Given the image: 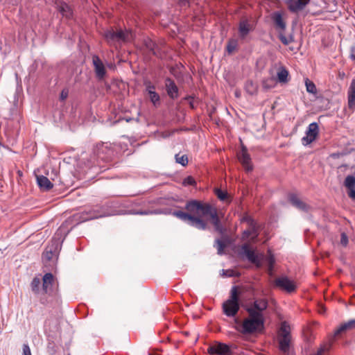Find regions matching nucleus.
<instances>
[{
    "label": "nucleus",
    "mask_w": 355,
    "mask_h": 355,
    "mask_svg": "<svg viewBox=\"0 0 355 355\" xmlns=\"http://www.w3.org/2000/svg\"><path fill=\"white\" fill-rule=\"evenodd\" d=\"M184 209L187 212L166 208L164 209L146 211L142 214H164V215H172L189 226L193 227L199 230H206L208 228L207 222L202 218L209 216L215 231L221 235L225 234L226 230L220 220L217 209L210 203L203 202L198 200H190L187 201Z\"/></svg>",
    "instance_id": "obj_1"
},
{
    "label": "nucleus",
    "mask_w": 355,
    "mask_h": 355,
    "mask_svg": "<svg viewBox=\"0 0 355 355\" xmlns=\"http://www.w3.org/2000/svg\"><path fill=\"white\" fill-rule=\"evenodd\" d=\"M39 301L41 304L53 309H58L61 306L62 300L58 292V285L51 272H47L43 276Z\"/></svg>",
    "instance_id": "obj_2"
},
{
    "label": "nucleus",
    "mask_w": 355,
    "mask_h": 355,
    "mask_svg": "<svg viewBox=\"0 0 355 355\" xmlns=\"http://www.w3.org/2000/svg\"><path fill=\"white\" fill-rule=\"evenodd\" d=\"M249 317L243 322L241 332L243 334H251L264 327V318L253 310H248Z\"/></svg>",
    "instance_id": "obj_3"
},
{
    "label": "nucleus",
    "mask_w": 355,
    "mask_h": 355,
    "mask_svg": "<svg viewBox=\"0 0 355 355\" xmlns=\"http://www.w3.org/2000/svg\"><path fill=\"white\" fill-rule=\"evenodd\" d=\"M111 215V206L109 201L103 205H96L89 211H84L81 213V219L83 220H89L98 218L109 216Z\"/></svg>",
    "instance_id": "obj_4"
},
{
    "label": "nucleus",
    "mask_w": 355,
    "mask_h": 355,
    "mask_svg": "<svg viewBox=\"0 0 355 355\" xmlns=\"http://www.w3.org/2000/svg\"><path fill=\"white\" fill-rule=\"evenodd\" d=\"M94 153L98 159H101L108 164L111 162V144H97L94 148Z\"/></svg>",
    "instance_id": "obj_5"
},
{
    "label": "nucleus",
    "mask_w": 355,
    "mask_h": 355,
    "mask_svg": "<svg viewBox=\"0 0 355 355\" xmlns=\"http://www.w3.org/2000/svg\"><path fill=\"white\" fill-rule=\"evenodd\" d=\"M239 255L245 257L250 263L254 264L257 268L261 266V259L258 254L252 250L248 243H244L241 247Z\"/></svg>",
    "instance_id": "obj_6"
},
{
    "label": "nucleus",
    "mask_w": 355,
    "mask_h": 355,
    "mask_svg": "<svg viewBox=\"0 0 355 355\" xmlns=\"http://www.w3.org/2000/svg\"><path fill=\"white\" fill-rule=\"evenodd\" d=\"M319 132L318 125L316 122L310 123L306 130V135L302 137V144L304 146L312 143L317 137Z\"/></svg>",
    "instance_id": "obj_7"
},
{
    "label": "nucleus",
    "mask_w": 355,
    "mask_h": 355,
    "mask_svg": "<svg viewBox=\"0 0 355 355\" xmlns=\"http://www.w3.org/2000/svg\"><path fill=\"white\" fill-rule=\"evenodd\" d=\"M133 39V34L131 31L125 29L114 31L112 29V45L115 42L119 43H126L132 41Z\"/></svg>",
    "instance_id": "obj_8"
},
{
    "label": "nucleus",
    "mask_w": 355,
    "mask_h": 355,
    "mask_svg": "<svg viewBox=\"0 0 355 355\" xmlns=\"http://www.w3.org/2000/svg\"><path fill=\"white\" fill-rule=\"evenodd\" d=\"M207 352L211 355H234L230 346L223 343H218L215 345L210 346Z\"/></svg>",
    "instance_id": "obj_9"
},
{
    "label": "nucleus",
    "mask_w": 355,
    "mask_h": 355,
    "mask_svg": "<svg viewBox=\"0 0 355 355\" xmlns=\"http://www.w3.org/2000/svg\"><path fill=\"white\" fill-rule=\"evenodd\" d=\"M58 241H52L51 244L49 245L42 254V260L44 262L50 261L54 257H58Z\"/></svg>",
    "instance_id": "obj_10"
},
{
    "label": "nucleus",
    "mask_w": 355,
    "mask_h": 355,
    "mask_svg": "<svg viewBox=\"0 0 355 355\" xmlns=\"http://www.w3.org/2000/svg\"><path fill=\"white\" fill-rule=\"evenodd\" d=\"M275 286L286 291L288 293H292L295 291L296 286L293 281L286 276L279 277L275 281Z\"/></svg>",
    "instance_id": "obj_11"
},
{
    "label": "nucleus",
    "mask_w": 355,
    "mask_h": 355,
    "mask_svg": "<svg viewBox=\"0 0 355 355\" xmlns=\"http://www.w3.org/2000/svg\"><path fill=\"white\" fill-rule=\"evenodd\" d=\"M92 62L96 78L98 80L103 79L106 74V69L103 62L100 59V58L96 55H94L92 56Z\"/></svg>",
    "instance_id": "obj_12"
},
{
    "label": "nucleus",
    "mask_w": 355,
    "mask_h": 355,
    "mask_svg": "<svg viewBox=\"0 0 355 355\" xmlns=\"http://www.w3.org/2000/svg\"><path fill=\"white\" fill-rule=\"evenodd\" d=\"M165 87L166 93L171 99L175 100L178 98L179 89L174 80L169 77H167L165 79Z\"/></svg>",
    "instance_id": "obj_13"
},
{
    "label": "nucleus",
    "mask_w": 355,
    "mask_h": 355,
    "mask_svg": "<svg viewBox=\"0 0 355 355\" xmlns=\"http://www.w3.org/2000/svg\"><path fill=\"white\" fill-rule=\"evenodd\" d=\"M288 199L290 203L299 210L307 213L310 209V206L302 201L298 196L293 193H289Z\"/></svg>",
    "instance_id": "obj_14"
},
{
    "label": "nucleus",
    "mask_w": 355,
    "mask_h": 355,
    "mask_svg": "<svg viewBox=\"0 0 355 355\" xmlns=\"http://www.w3.org/2000/svg\"><path fill=\"white\" fill-rule=\"evenodd\" d=\"M240 305L238 303L226 300L223 304V311L227 317L235 316L239 311Z\"/></svg>",
    "instance_id": "obj_15"
},
{
    "label": "nucleus",
    "mask_w": 355,
    "mask_h": 355,
    "mask_svg": "<svg viewBox=\"0 0 355 355\" xmlns=\"http://www.w3.org/2000/svg\"><path fill=\"white\" fill-rule=\"evenodd\" d=\"M254 26L249 21L248 19H243L239 24V33L241 39H244L246 36L254 30Z\"/></svg>",
    "instance_id": "obj_16"
},
{
    "label": "nucleus",
    "mask_w": 355,
    "mask_h": 355,
    "mask_svg": "<svg viewBox=\"0 0 355 355\" xmlns=\"http://www.w3.org/2000/svg\"><path fill=\"white\" fill-rule=\"evenodd\" d=\"M348 108L354 112L355 110V79H353L347 90Z\"/></svg>",
    "instance_id": "obj_17"
},
{
    "label": "nucleus",
    "mask_w": 355,
    "mask_h": 355,
    "mask_svg": "<svg viewBox=\"0 0 355 355\" xmlns=\"http://www.w3.org/2000/svg\"><path fill=\"white\" fill-rule=\"evenodd\" d=\"M238 159L247 172H250L253 170V164L250 154L248 153H238Z\"/></svg>",
    "instance_id": "obj_18"
},
{
    "label": "nucleus",
    "mask_w": 355,
    "mask_h": 355,
    "mask_svg": "<svg viewBox=\"0 0 355 355\" xmlns=\"http://www.w3.org/2000/svg\"><path fill=\"white\" fill-rule=\"evenodd\" d=\"M37 184L42 191H49L53 187V184L44 175H36Z\"/></svg>",
    "instance_id": "obj_19"
},
{
    "label": "nucleus",
    "mask_w": 355,
    "mask_h": 355,
    "mask_svg": "<svg viewBox=\"0 0 355 355\" xmlns=\"http://www.w3.org/2000/svg\"><path fill=\"white\" fill-rule=\"evenodd\" d=\"M355 329V319L349 320V321L341 324L334 331V336H337L340 334L345 333L347 331Z\"/></svg>",
    "instance_id": "obj_20"
},
{
    "label": "nucleus",
    "mask_w": 355,
    "mask_h": 355,
    "mask_svg": "<svg viewBox=\"0 0 355 355\" xmlns=\"http://www.w3.org/2000/svg\"><path fill=\"white\" fill-rule=\"evenodd\" d=\"M271 19L275 23V26L284 31L286 27V22L284 21L282 14L279 11L274 12L271 14Z\"/></svg>",
    "instance_id": "obj_21"
},
{
    "label": "nucleus",
    "mask_w": 355,
    "mask_h": 355,
    "mask_svg": "<svg viewBox=\"0 0 355 355\" xmlns=\"http://www.w3.org/2000/svg\"><path fill=\"white\" fill-rule=\"evenodd\" d=\"M288 3V9L291 12L297 13L302 10L311 1H287Z\"/></svg>",
    "instance_id": "obj_22"
},
{
    "label": "nucleus",
    "mask_w": 355,
    "mask_h": 355,
    "mask_svg": "<svg viewBox=\"0 0 355 355\" xmlns=\"http://www.w3.org/2000/svg\"><path fill=\"white\" fill-rule=\"evenodd\" d=\"M59 12L67 19L73 17V10L65 1H61V4L59 6Z\"/></svg>",
    "instance_id": "obj_23"
},
{
    "label": "nucleus",
    "mask_w": 355,
    "mask_h": 355,
    "mask_svg": "<svg viewBox=\"0 0 355 355\" xmlns=\"http://www.w3.org/2000/svg\"><path fill=\"white\" fill-rule=\"evenodd\" d=\"M144 45L146 49L154 55L158 56L159 53L157 44L150 38L144 40Z\"/></svg>",
    "instance_id": "obj_24"
},
{
    "label": "nucleus",
    "mask_w": 355,
    "mask_h": 355,
    "mask_svg": "<svg viewBox=\"0 0 355 355\" xmlns=\"http://www.w3.org/2000/svg\"><path fill=\"white\" fill-rule=\"evenodd\" d=\"M291 338L281 337L279 339V349L281 352L286 354L288 352L290 347Z\"/></svg>",
    "instance_id": "obj_25"
},
{
    "label": "nucleus",
    "mask_w": 355,
    "mask_h": 355,
    "mask_svg": "<svg viewBox=\"0 0 355 355\" xmlns=\"http://www.w3.org/2000/svg\"><path fill=\"white\" fill-rule=\"evenodd\" d=\"M277 75L279 83H286L288 82V71L284 67L279 68Z\"/></svg>",
    "instance_id": "obj_26"
},
{
    "label": "nucleus",
    "mask_w": 355,
    "mask_h": 355,
    "mask_svg": "<svg viewBox=\"0 0 355 355\" xmlns=\"http://www.w3.org/2000/svg\"><path fill=\"white\" fill-rule=\"evenodd\" d=\"M40 286H41V280L37 277H35L31 283V291L35 295H40Z\"/></svg>",
    "instance_id": "obj_27"
},
{
    "label": "nucleus",
    "mask_w": 355,
    "mask_h": 355,
    "mask_svg": "<svg viewBox=\"0 0 355 355\" xmlns=\"http://www.w3.org/2000/svg\"><path fill=\"white\" fill-rule=\"evenodd\" d=\"M291 328L290 325L286 322H282L280 326V336L281 337L291 338Z\"/></svg>",
    "instance_id": "obj_28"
},
{
    "label": "nucleus",
    "mask_w": 355,
    "mask_h": 355,
    "mask_svg": "<svg viewBox=\"0 0 355 355\" xmlns=\"http://www.w3.org/2000/svg\"><path fill=\"white\" fill-rule=\"evenodd\" d=\"M227 246L225 242L220 239H216L214 243V247L216 248L217 253L219 255L224 254V248Z\"/></svg>",
    "instance_id": "obj_29"
},
{
    "label": "nucleus",
    "mask_w": 355,
    "mask_h": 355,
    "mask_svg": "<svg viewBox=\"0 0 355 355\" xmlns=\"http://www.w3.org/2000/svg\"><path fill=\"white\" fill-rule=\"evenodd\" d=\"M244 88L246 92L250 95H253L257 92V85L252 80H247L245 83Z\"/></svg>",
    "instance_id": "obj_30"
},
{
    "label": "nucleus",
    "mask_w": 355,
    "mask_h": 355,
    "mask_svg": "<svg viewBox=\"0 0 355 355\" xmlns=\"http://www.w3.org/2000/svg\"><path fill=\"white\" fill-rule=\"evenodd\" d=\"M227 301L239 304V296L238 293V287L236 286H233L232 287L230 296Z\"/></svg>",
    "instance_id": "obj_31"
},
{
    "label": "nucleus",
    "mask_w": 355,
    "mask_h": 355,
    "mask_svg": "<svg viewBox=\"0 0 355 355\" xmlns=\"http://www.w3.org/2000/svg\"><path fill=\"white\" fill-rule=\"evenodd\" d=\"M306 92L309 94H316L317 88L314 83L310 80L309 78H306L304 80Z\"/></svg>",
    "instance_id": "obj_32"
},
{
    "label": "nucleus",
    "mask_w": 355,
    "mask_h": 355,
    "mask_svg": "<svg viewBox=\"0 0 355 355\" xmlns=\"http://www.w3.org/2000/svg\"><path fill=\"white\" fill-rule=\"evenodd\" d=\"M275 84H276L275 79L272 77L266 78V79L263 80V81H262L263 88L266 90H268V89L275 87Z\"/></svg>",
    "instance_id": "obj_33"
},
{
    "label": "nucleus",
    "mask_w": 355,
    "mask_h": 355,
    "mask_svg": "<svg viewBox=\"0 0 355 355\" xmlns=\"http://www.w3.org/2000/svg\"><path fill=\"white\" fill-rule=\"evenodd\" d=\"M344 185L348 191L355 189V177L352 175H347L345 179Z\"/></svg>",
    "instance_id": "obj_34"
},
{
    "label": "nucleus",
    "mask_w": 355,
    "mask_h": 355,
    "mask_svg": "<svg viewBox=\"0 0 355 355\" xmlns=\"http://www.w3.org/2000/svg\"><path fill=\"white\" fill-rule=\"evenodd\" d=\"M149 98L150 102L153 103V105L157 107L160 105V96L155 91L151 92L150 91Z\"/></svg>",
    "instance_id": "obj_35"
},
{
    "label": "nucleus",
    "mask_w": 355,
    "mask_h": 355,
    "mask_svg": "<svg viewBox=\"0 0 355 355\" xmlns=\"http://www.w3.org/2000/svg\"><path fill=\"white\" fill-rule=\"evenodd\" d=\"M46 349L49 354L55 355L58 351V346L54 343V341L48 338Z\"/></svg>",
    "instance_id": "obj_36"
},
{
    "label": "nucleus",
    "mask_w": 355,
    "mask_h": 355,
    "mask_svg": "<svg viewBox=\"0 0 355 355\" xmlns=\"http://www.w3.org/2000/svg\"><path fill=\"white\" fill-rule=\"evenodd\" d=\"M241 222H245L248 224V225L253 229L254 231L257 230L256 228V222L255 220L251 217L250 216H248V214H245L243 216L241 219Z\"/></svg>",
    "instance_id": "obj_37"
},
{
    "label": "nucleus",
    "mask_w": 355,
    "mask_h": 355,
    "mask_svg": "<svg viewBox=\"0 0 355 355\" xmlns=\"http://www.w3.org/2000/svg\"><path fill=\"white\" fill-rule=\"evenodd\" d=\"M175 162L181 164L182 166H186L188 164V157L187 155L176 154L175 155Z\"/></svg>",
    "instance_id": "obj_38"
},
{
    "label": "nucleus",
    "mask_w": 355,
    "mask_h": 355,
    "mask_svg": "<svg viewBox=\"0 0 355 355\" xmlns=\"http://www.w3.org/2000/svg\"><path fill=\"white\" fill-rule=\"evenodd\" d=\"M238 42L236 40L230 39L226 46L227 51L229 54H231L237 47Z\"/></svg>",
    "instance_id": "obj_39"
},
{
    "label": "nucleus",
    "mask_w": 355,
    "mask_h": 355,
    "mask_svg": "<svg viewBox=\"0 0 355 355\" xmlns=\"http://www.w3.org/2000/svg\"><path fill=\"white\" fill-rule=\"evenodd\" d=\"M215 194L216 195L217 198L221 201H225L228 198L227 192L226 191H223L220 189H216Z\"/></svg>",
    "instance_id": "obj_40"
},
{
    "label": "nucleus",
    "mask_w": 355,
    "mask_h": 355,
    "mask_svg": "<svg viewBox=\"0 0 355 355\" xmlns=\"http://www.w3.org/2000/svg\"><path fill=\"white\" fill-rule=\"evenodd\" d=\"M257 303L259 304V307L260 308L261 313H263V311L267 309L268 306V300L265 298L257 300Z\"/></svg>",
    "instance_id": "obj_41"
},
{
    "label": "nucleus",
    "mask_w": 355,
    "mask_h": 355,
    "mask_svg": "<svg viewBox=\"0 0 355 355\" xmlns=\"http://www.w3.org/2000/svg\"><path fill=\"white\" fill-rule=\"evenodd\" d=\"M279 38L280 41L282 42V44L284 45H288V44L294 41L293 36L292 35H291L288 37H286L285 35L280 33L279 35Z\"/></svg>",
    "instance_id": "obj_42"
},
{
    "label": "nucleus",
    "mask_w": 355,
    "mask_h": 355,
    "mask_svg": "<svg viewBox=\"0 0 355 355\" xmlns=\"http://www.w3.org/2000/svg\"><path fill=\"white\" fill-rule=\"evenodd\" d=\"M223 275L228 277H239L240 273L234 270H222Z\"/></svg>",
    "instance_id": "obj_43"
},
{
    "label": "nucleus",
    "mask_w": 355,
    "mask_h": 355,
    "mask_svg": "<svg viewBox=\"0 0 355 355\" xmlns=\"http://www.w3.org/2000/svg\"><path fill=\"white\" fill-rule=\"evenodd\" d=\"M182 184L184 186H194L196 184V182L192 176H187L183 180Z\"/></svg>",
    "instance_id": "obj_44"
},
{
    "label": "nucleus",
    "mask_w": 355,
    "mask_h": 355,
    "mask_svg": "<svg viewBox=\"0 0 355 355\" xmlns=\"http://www.w3.org/2000/svg\"><path fill=\"white\" fill-rule=\"evenodd\" d=\"M250 309L254 311L255 312H257L258 313H259L261 316H263V314L262 313H261L260 308L259 307V304L257 303V300H254V302H253L252 306H249V307H247L245 309V310H246V311L248 313V310H250Z\"/></svg>",
    "instance_id": "obj_45"
},
{
    "label": "nucleus",
    "mask_w": 355,
    "mask_h": 355,
    "mask_svg": "<svg viewBox=\"0 0 355 355\" xmlns=\"http://www.w3.org/2000/svg\"><path fill=\"white\" fill-rule=\"evenodd\" d=\"M349 243V239L345 232H342L340 234V244L343 247H347Z\"/></svg>",
    "instance_id": "obj_46"
},
{
    "label": "nucleus",
    "mask_w": 355,
    "mask_h": 355,
    "mask_svg": "<svg viewBox=\"0 0 355 355\" xmlns=\"http://www.w3.org/2000/svg\"><path fill=\"white\" fill-rule=\"evenodd\" d=\"M68 94H69V92L67 89H62L60 93V101H65L68 97Z\"/></svg>",
    "instance_id": "obj_47"
},
{
    "label": "nucleus",
    "mask_w": 355,
    "mask_h": 355,
    "mask_svg": "<svg viewBox=\"0 0 355 355\" xmlns=\"http://www.w3.org/2000/svg\"><path fill=\"white\" fill-rule=\"evenodd\" d=\"M184 99L189 101V104L191 109H194L196 107V105H194V102L193 101V97L192 96H187L186 97H184Z\"/></svg>",
    "instance_id": "obj_48"
},
{
    "label": "nucleus",
    "mask_w": 355,
    "mask_h": 355,
    "mask_svg": "<svg viewBox=\"0 0 355 355\" xmlns=\"http://www.w3.org/2000/svg\"><path fill=\"white\" fill-rule=\"evenodd\" d=\"M23 355H31V349L28 344L23 345Z\"/></svg>",
    "instance_id": "obj_49"
},
{
    "label": "nucleus",
    "mask_w": 355,
    "mask_h": 355,
    "mask_svg": "<svg viewBox=\"0 0 355 355\" xmlns=\"http://www.w3.org/2000/svg\"><path fill=\"white\" fill-rule=\"evenodd\" d=\"M349 58L352 60H354L355 61V45H352L351 47H350V55H349Z\"/></svg>",
    "instance_id": "obj_50"
},
{
    "label": "nucleus",
    "mask_w": 355,
    "mask_h": 355,
    "mask_svg": "<svg viewBox=\"0 0 355 355\" xmlns=\"http://www.w3.org/2000/svg\"><path fill=\"white\" fill-rule=\"evenodd\" d=\"M257 232L256 231H254L252 228H251V230H245L243 231V236L246 238H248V236H250L252 233H255Z\"/></svg>",
    "instance_id": "obj_51"
},
{
    "label": "nucleus",
    "mask_w": 355,
    "mask_h": 355,
    "mask_svg": "<svg viewBox=\"0 0 355 355\" xmlns=\"http://www.w3.org/2000/svg\"><path fill=\"white\" fill-rule=\"evenodd\" d=\"M155 87L154 86V85H153L152 83H149L147 85H146V92H148V94H150V91L151 92H155Z\"/></svg>",
    "instance_id": "obj_52"
},
{
    "label": "nucleus",
    "mask_w": 355,
    "mask_h": 355,
    "mask_svg": "<svg viewBox=\"0 0 355 355\" xmlns=\"http://www.w3.org/2000/svg\"><path fill=\"white\" fill-rule=\"evenodd\" d=\"M348 196L353 200H355V188L348 191Z\"/></svg>",
    "instance_id": "obj_53"
},
{
    "label": "nucleus",
    "mask_w": 355,
    "mask_h": 355,
    "mask_svg": "<svg viewBox=\"0 0 355 355\" xmlns=\"http://www.w3.org/2000/svg\"><path fill=\"white\" fill-rule=\"evenodd\" d=\"M165 208H164L163 209H164ZM157 209H155V210H157ZM155 211V209H147V210H144V211H137V212H134L132 213V211H130V214H140V215H145L144 214H141V213H143V212H146V211ZM150 214H148L147 215H149Z\"/></svg>",
    "instance_id": "obj_54"
},
{
    "label": "nucleus",
    "mask_w": 355,
    "mask_h": 355,
    "mask_svg": "<svg viewBox=\"0 0 355 355\" xmlns=\"http://www.w3.org/2000/svg\"><path fill=\"white\" fill-rule=\"evenodd\" d=\"M274 263H275V258H274V257L272 255V256H270V258H269V264H270V267H271V268L272 267V266H273Z\"/></svg>",
    "instance_id": "obj_55"
},
{
    "label": "nucleus",
    "mask_w": 355,
    "mask_h": 355,
    "mask_svg": "<svg viewBox=\"0 0 355 355\" xmlns=\"http://www.w3.org/2000/svg\"><path fill=\"white\" fill-rule=\"evenodd\" d=\"M248 153V148L242 144L241 145V150L239 153Z\"/></svg>",
    "instance_id": "obj_56"
},
{
    "label": "nucleus",
    "mask_w": 355,
    "mask_h": 355,
    "mask_svg": "<svg viewBox=\"0 0 355 355\" xmlns=\"http://www.w3.org/2000/svg\"><path fill=\"white\" fill-rule=\"evenodd\" d=\"M105 36L107 41L109 42V40L111 39V31H107Z\"/></svg>",
    "instance_id": "obj_57"
},
{
    "label": "nucleus",
    "mask_w": 355,
    "mask_h": 355,
    "mask_svg": "<svg viewBox=\"0 0 355 355\" xmlns=\"http://www.w3.org/2000/svg\"><path fill=\"white\" fill-rule=\"evenodd\" d=\"M324 348L321 347L320 348H319L317 351L316 353H318L319 355H322V354L324 353Z\"/></svg>",
    "instance_id": "obj_58"
},
{
    "label": "nucleus",
    "mask_w": 355,
    "mask_h": 355,
    "mask_svg": "<svg viewBox=\"0 0 355 355\" xmlns=\"http://www.w3.org/2000/svg\"><path fill=\"white\" fill-rule=\"evenodd\" d=\"M121 146V148H123L121 144H114V146H112V151L114 150H116V148L119 147V146Z\"/></svg>",
    "instance_id": "obj_59"
},
{
    "label": "nucleus",
    "mask_w": 355,
    "mask_h": 355,
    "mask_svg": "<svg viewBox=\"0 0 355 355\" xmlns=\"http://www.w3.org/2000/svg\"><path fill=\"white\" fill-rule=\"evenodd\" d=\"M331 156L333 158H338L339 157V154L338 153H333V154H331Z\"/></svg>",
    "instance_id": "obj_60"
},
{
    "label": "nucleus",
    "mask_w": 355,
    "mask_h": 355,
    "mask_svg": "<svg viewBox=\"0 0 355 355\" xmlns=\"http://www.w3.org/2000/svg\"><path fill=\"white\" fill-rule=\"evenodd\" d=\"M123 148H124V149H123V152H125V150H128V148H127V145H126V144H125V145H124Z\"/></svg>",
    "instance_id": "obj_61"
},
{
    "label": "nucleus",
    "mask_w": 355,
    "mask_h": 355,
    "mask_svg": "<svg viewBox=\"0 0 355 355\" xmlns=\"http://www.w3.org/2000/svg\"><path fill=\"white\" fill-rule=\"evenodd\" d=\"M116 214H119V213H115V212L112 210V215H116Z\"/></svg>",
    "instance_id": "obj_62"
},
{
    "label": "nucleus",
    "mask_w": 355,
    "mask_h": 355,
    "mask_svg": "<svg viewBox=\"0 0 355 355\" xmlns=\"http://www.w3.org/2000/svg\"><path fill=\"white\" fill-rule=\"evenodd\" d=\"M182 3H184V5H185V3L187 2V3H189V1H182Z\"/></svg>",
    "instance_id": "obj_63"
},
{
    "label": "nucleus",
    "mask_w": 355,
    "mask_h": 355,
    "mask_svg": "<svg viewBox=\"0 0 355 355\" xmlns=\"http://www.w3.org/2000/svg\"><path fill=\"white\" fill-rule=\"evenodd\" d=\"M236 96H239V93H236Z\"/></svg>",
    "instance_id": "obj_64"
}]
</instances>
